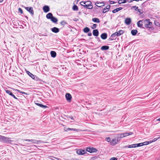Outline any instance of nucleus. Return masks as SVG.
I'll return each mask as SVG.
<instances>
[{
	"label": "nucleus",
	"instance_id": "nucleus-1",
	"mask_svg": "<svg viewBox=\"0 0 160 160\" xmlns=\"http://www.w3.org/2000/svg\"><path fill=\"white\" fill-rule=\"evenodd\" d=\"M47 18L48 19H50L53 23H56L58 21V19L53 17L52 14L51 13H49L46 16Z\"/></svg>",
	"mask_w": 160,
	"mask_h": 160
},
{
	"label": "nucleus",
	"instance_id": "nucleus-2",
	"mask_svg": "<svg viewBox=\"0 0 160 160\" xmlns=\"http://www.w3.org/2000/svg\"><path fill=\"white\" fill-rule=\"evenodd\" d=\"M0 141L5 143H11L13 141L10 140L9 138L0 135Z\"/></svg>",
	"mask_w": 160,
	"mask_h": 160
},
{
	"label": "nucleus",
	"instance_id": "nucleus-3",
	"mask_svg": "<svg viewBox=\"0 0 160 160\" xmlns=\"http://www.w3.org/2000/svg\"><path fill=\"white\" fill-rule=\"evenodd\" d=\"M143 24L145 28H151L152 25V23L150 22L149 19H147L144 20Z\"/></svg>",
	"mask_w": 160,
	"mask_h": 160
},
{
	"label": "nucleus",
	"instance_id": "nucleus-4",
	"mask_svg": "<svg viewBox=\"0 0 160 160\" xmlns=\"http://www.w3.org/2000/svg\"><path fill=\"white\" fill-rule=\"evenodd\" d=\"M86 150L90 153L96 152L97 150L93 148L88 147L87 148Z\"/></svg>",
	"mask_w": 160,
	"mask_h": 160
},
{
	"label": "nucleus",
	"instance_id": "nucleus-5",
	"mask_svg": "<svg viewBox=\"0 0 160 160\" xmlns=\"http://www.w3.org/2000/svg\"><path fill=\"white\" fill-rule=\"evenodd\" d=\"M76 152L77 154L79 155H83L87 153L86 151L85 150H82L81 149L77 150Z\"/></svg>",
	"mask_w": 160,
	"mask_h": 160
},
{
	"label": "nucleus",
	"instance_id": "nucleus-6",
	"mask_svg": "<svg viewBox=\"0 0 160 160\" xmlns=\"http://www.w3.org/2000/svg\"><path fill=\"white\" fill-rule=\"evenodd\" d=\"M25 8L29 13H30L32 15L34 14V11L33 8L32 7H24Z\"/></svg>",
	"mask_w": 160,
	"mask_h": 160
},
{
	"label": "nucleus",
	"instance_id": "nucleus-7",
	"mask_svg": "<svg viewBox=\"0 0 160 160\" xmlns=\"http://www.w3.org/2000/svg\"><path fill=\"white\" fill-rule=\"evenodd\" d=\"M143 20H140L137 23V25L138 27L144 28L143 27Z\"/></svg>",
	"mask_w": 160,
	"mask_h": 160
},
{
	"label": "nucleus",
	"instance_id": "nucleus-8",
	"mask_svg": "<svg viewBox=\"0 0 160 160\" xmlns=\"http://www.w3.org/2000/svg\"><path fill=\"white\" fill-rule=\"evenodd\" d=\"M43 10L44 12L47 13L49 11V7L48 6L45 5L43 8Z\"/></svg>",
	"mask_w": 160,
	"mask_h": 160
},
{
	"label": "nucleus",
	"instance_id": "nucleus-9",
	"mask_svg": "<svg viewBox=\"0 0 160 160\" xmlns=\"http://www.w3.org/2000/svg\"><path fill=\"white\" fill-rule=\"evenodd\" d=\"M95 5L98 7H101L104 6L105 3L104 2H96Z\"/></svg>",
	"mask_w": 160,
	"mask_h": 160
},
{
	"label": "nucleus",
	"instance_id": "nucleus-10",
	"mask_svg": "<svg viewBox=\"0 0 160 160\" xmlns=\"http://www.w3.org/2000/svg\"><path fill=\"white\" fill-rule=\"evenodd\" d=\"M31 142H32V143H34V144H39L40 143L42 142V141L41 140H34V139H31Z\"/></svg>",
	"mask_w": 160,
	"mask_h": 160
},
{
	"label": "nucleus",
	"instance_id": "nucleus-11",
	"mask_svg": "<svg viewBox=\"0 0 160 160\" xmlns=\"http://www.w3.org/2000/svg\"><path fill=\"white\" fill-rule=\"evenodd\" d=\"M65 97L67 100L68 101H71L72 98L71 95L69 93H67L66 94Z\"/></svg>",
	"mask_w": 160,
	"mask_h": 160
},
{
	"label": "nucleus",
	"instance_id": "nucleus-12",
	"mask_svg": "<svg viewBox=\"0 0 160 160\" xmlns=\"http://www.w3.org/2000/svg\"><path fill=\"white\" fill-rule=\"evenodd\" d=\"M133 134L132 132H125L124 133H122V135H123V136H122V138L126 137L127 136L131 135Z\"/></svg>",
	"mask_w": 160,
	"mask_h": 160
},
{
	"label": "nucleus",
	"instance_id": "nucleus-13",
	"mask_svg": "<svg viewBox=\"0 0 160 160\" xmlns=\"http://www.w3.org/2000/svg\"><path fill=\"white\" fill-rule=\"evenodd\" d=\"M101 38L103 39H105L107 38V34L106 33H104L101 35Z\"/></svg>",
	"mask_w": 160,
	"mask_h": 160
},
{
	"label": "nucleus",
	"instance_id": "nucleus-14",
	"mask_svg": "<svg viewBox=\"0 0 160 160\" xmlns=\"http://www.w3.org/2000/svg\"><path fill=\"white\" fill-rule=\"evenodd\" d=\"M125 22L127 25H129L131 22V19L129 18H127L125 19Z\"/></svg>",
	"mask_w": 160,
	"mask_h": 160
},
{
	"label": "nucleus",
	"instance_id": "nucleus-15",
	"mask_svg": "<svg viewBox=\"0 0 160 160\" xmlns=\"http://www.w3.org/2000/svg\"><path fill=\"white\" fill-rule=\"evenodd\" d=\"M51 30L52 32L56 33L58 32L59 31V29L56 27H54L52 28Z\"/></svg>",
	"mask_w": 160,
	"mask_h": 160
},
{
	"label": "nucleus",
	"instance_id": "nucleus-16",
	"mask_svg": "<svg viewBox=\"0 0 160 160\" xmlns=\"http://www.w3.org/2000/svg\"><path fill=\"white\" fill-rule=\"evenodd\" d=\"M92 33L94 36H98L99 34V32L97 29H95L93 30Z\"/></svg>",
	"mask_w": 160,
	"mask_h": 160
},
{
	"label": "nucleus",
	"instance_id": "nucleus-17",
	"mask_svg": "<svg viewBox=\"0 0 160 160\" xmlns=\"http://www.w3.org/2000/svg\"><path fill=\"white\" fill-rule=\"evenodd\" d=\"M118 142V140H116V139H113L111 141L110 143L112 145H114L116 144Z\"/></svg>",
	"mask_w": 160,
	"mask_h": 160
},
{
	"label": "nucleus",
	"instance_id": "nucleus-18",
	"mask_svg": "<svg viewBox=\"0 0 160 160\" xmlns=\"http://www.w3.org/2000/svg\"><path fill=\"white\" fill-rule=\"evenodd\" d=\"M122 8H122V7H119L118 8H117L114 9V10H113L112 11V12L113 13H116V12H118V11L122 10Z\"/></svg>",
	"mask_w": 160,
	"mask_h": 160
},
{
	"label": "nucleus",
	"instance_id": "nucleus-19",
	"mask_svg": "<svg viewBox=\"0 0 160 160\" xmlns=\"http://www.w3.org/2000/svg\"><path fill=\"white\" fill-rule=\"evenodd\" d=\"M116 36H117V34H116V32L113 33L112 34L111 36L110 39L111 40H114L116 38Z\"/></svg>",
	"mask_w": 160,
	"mask_h": 160
},
{
	"label": "nucleus",
	"instance_id": "nucleus-20",
	"mask_svg": "<svg viewBox=\"0 0 160 160\" xmlns=\"http://www.w3.org/2000/svg\"><path fill=\"white\" fill-rule=\"evenodd\" d=\"M109 47L108 46H103L101 48V49L102 50H106L108 49Z\"/></svg>",
	"mask_w": 160,
	"mask_h": 160
},
{
	"label": "nucleus",
	"instance_id": "nucleus-21",
	"mask_svg": "<svg viewBox=\"0 0 160 160\" xmlns=\"http://www.w3.org/2000/svg\"><path fill=\"white\" fill-rule=\"evenodd\" d=\"M36 105L39 106L40 107L42 108H46L47 107V106L46 105H44L41 104H40L38 103H35Z\"/></svg>",
	"mask_w": 160,
	"mask_h": 160
},
{
	"label": "nucleus",
	"instance_id": "nucleus-22",
	"mask_svg": "<svg viewBox=\"0 0 160 160\" xmlns=\"http://www.w3.org/2000/svg\"><path fill=\"white\" fill-rule=\"evenodd\" d=\"M93 7L92 5H88V4H85V5H84V8L89 9H91Z\"/></svg>",
	"mask_w": 160,
	"mask_h": 160
},
{
	"label": "nucleus",
	"instance_id": "nucleus-23",
	"mask_svg": "<svg viewBox=\"0 0 160 160\" xmlns=\"http://www.w3.org/2000/svg\"><path fill=\"white\" fill-rule=\"evenodd\" d=\"M51 56L52 58H55L56 56V53L54 51H51L50 52Z\"/></svg>",
	"mask_w": 160,
	"mask_h": 160
},
{
	"label": "nucleus",
	"instance_id": "nucleus-24",
	"mask_svg": "<svg viewBox=\"0 0 160 160\" xmlns=\"http://www.w3.org/2000/svg\"><path fill=\"white\" fill-rule=\"evenodd\" d=\"M117 36H119L122 34L124 33V31L122 30H120L118 32H116Z\"/></svg>",
	"mask_w": 160,
	"mask_h": 160
},
{
	"label": "nucleus",
	"instance_id": "nucleus-25",
	"mask_svg": "<svg viewBox=\"0 0 160 160\" xmlns=\"http://www.w3.org/2000/svg\"><path fill=\"white\" fill-rule=\"evenodd\" d=\"M92 21L95 22L99 23L100 22V21L98 18H94L92 19Z\"/></svg>",
	"mask_w": 160,
	"mask_h": 160
},
{
	"label": "nucleus",
	"instance_id": "nucleus-26",
	"mask_svg": "<svg viewBox=\"0 0 160 160\" xmlns=\"http://www.w3.org/2000/svg\"><path fill=\"white\" fill-rule=\"evenodd\" d=\"M136 145L135 144H133L132 145H129L128 146H126L125 148H136Z\"/></svg>",
	"mask_w": 160,
	"mask_h": 160
},
{
	"label": "nucleus",
	"instance_id": "nucleus-27",
	"mask_svg": "<svg viewBox=\"0 0 160 160\" xmlns=\"http://www.w3.org/2000/svg\"><path fill=\"white\" fill-rule=\"evenodd\" d=\"M137 30H133L131 31V34L133 36L136 35L137 33Z\"/></svg>",
	"mask_w": 160,
	"mask_h": 160
},
{
	"label": "nucleus",
	"instance_id": "nucleus-28",
	"mask_svg": "<svg viewBox=\"0 0 160 160\" xmlns=\"http://www.w3.org/2000/svg\"><path fill=\"white\" fill-rule=\"evenodd\" d=\"M90 29L88 27L85 28L83 29V32L85 33H87L90 31Z\"/></svg>",
	"mask_w": 160,
	"mask_h": 160
},
{
	"label": "nucleus",
	"instance_id": "nucleus-29",
	"mask_svg": "<svg viewBox=\"0 0 160 160\" xmlns=\"http://www.w3.org/2000/svg\"><path fill=\"white\" fill-rule=\"evenodd\" d=\"M127 2L126 0H119L118 1V3L119 4L124 3Z\"/></svg>",
	"mask_w": 160,
	"mask_h": 160
},
{
	"label": "nucleus",
	"instance_id": "nucleus-30",
	"mask_svg": "<svg viewBox=\"0 0 160 160\" xmlns=\"http://www.w3.org/2000/svg\"><path fill=\"white\" fill-rule=\"evenodd\" d=\"M28 75L30 77H31L32 79H34V78H35L33 74H32V73L30 72H29L28 71Z\"/></svg>",
	"mask_w": 160,
	"mask_h": 160
},
{
	"label": "nucleus",
	"instance_id": "nucleus-31",
	"mask_svg": "<svg viewBox=\"0 0 160 160\" xmlns=\"http://www.w3.org/2000/svg\"><path fill=\"white\" fill-rule=\"evenodd\" d=\"M72 9L73 10L77 11L78 10V8L77 5H74Z\"/></svg>",
	"mask_w": 160,
	"mask_h": 160
},
{
	"label": "nucleus",
	"instance_id": "nucleus-32",
	"mask_svg": "<svg viewBox=\"0 0 160 160\" xmlns=\"http://www.w3.org/2000/svg\"><path fill=\"white\" fill-rule=\"evenodd\" d=\"M5 91H6V92L10 95V96L12 94V93L9 90H5Z\"/></svg>",
	"mask_w": 160,
	"mask_h": 160
},
{
	"label": "nucleus",
	"instance_id": "nucleus-33",
	"mask_svg": "<svg viewBox=\"0 0 160 160\" xmlns=\"http://www.w3.org/2000/svg\"><path fill=\"white\" fill-rule=\"evenodd\" d=\"M15 91H17L18 92L21 93L22 94H26V95L27 94L26 93V92H23L21 91H20V90H19L18 89H15Z\"/></svg>",
	"mask_w": 160,
	"mask_h": 160
},
{
	"label": "nucleus",
	"instance_id": "nucleus-34",
	"mask_svg": "<svg viewBox=\"0 0 160 160\" xmlns=\"http://www.w3.org/2000/svg\"><path fill=\"white\" fill-rule=\"evenodd\" d=\"M60 24L64 26L67 24V22L64 21H62L60 22Z\"/></svg>",
	"mask_w": 160,
	"mask_h": 160
},
{
	"label": "nucleus",
	"instance_id": "nucleus-35",
	"mask_svg": "<svg viewBox=\"0 0 160 160\" xmlns=\"http://www.w3.org/2000/svg\"><path fill=\"white\" fill-rule=\"evenodd\" d=\"M80 4L82 6L84 7V5L86 4V2H85L82 1L80 2Z\"/></svg>",
	"mask_w": 160,
	"mask_h": 160
},
{
	"label": "nucleus",
	"instance_id": "nucleus-36",
	"mask_svg": "<svg viewBox=\"0 0 160 160\" xmlns=\"http://www.w3.org/2000/svg\"><path fill=\"white\" fill-rule=\"evenodd\" d=\"M135 144L136 145V147L142 146V143Z\"/></svg>",
	"mask_w": 160,
	"mask_h": 160
},
{
	"label": "nucleus",
	"instance_id": "nucleus-37",
	"mask_svg": "<svg viewBox=\"0 0 160 160\" xmlns=\"http://www.w3.org/2000/svg\"><path fill=\"white\" fill-rule=\"evenodd\" d=\"M137 13L138 14L140 15L142 13V12H141V9H138L137 10Z\"/></svg>",
	"mask_w": 160,
	"mask_h": 160
},
{
	"label": "nucleus",
	"instance_id": "nucleus-38",
	"mask_svg": "<svg viewBox=\"0 0 160 160\" xmlns=\"http://www.w3.org/2000/svg\"><path fill=\"white\" fill-rule=\"evenodd\" d=\"M18 11L21 14H22L23 13V11H22V9L21 8H18Z\"/></svg>",
	"mask_w": 160,
	"mask_h": 160
},
{
	"label": "nucleus",
	"instance_id": "nucleus-39",
	"mask_svg": "<svg viewBox=\"0 0 160 160\" xmlns=\"http://www.w3.org/2000/svg\"><path fill=\"white\" fill-rule=\"evenodd\" d=\"M86 2V4H88V5H92V2L90 1H86V2Z\"/></svg>",
	"mask_w": 160,
	"mask_h": 160
},
{
	"label": "nucleus",
	"instance_id": "nucleus-40",
	"mask_svg": "<svg viewBox=\"0 0 160 160\" xmlns=\"http://www.w3.org/2000/svg\"><path fill=\"white\" fill-rule=\"evenodd\" d=\"M142 146L145 145H147L148 144V141H146L143 142H142Z\"/></svg>",
	"mask_w": 160,
	"mask_h": 160
},
{
	"label": "nucleus",
	"instance_id": "nucleus-41",
	"mask_svg": "<svg viewBox=\"0 0 160 160\" xmlns=\"http://www.w3.org/2000/svg\"><path fill=\"white\" fill-rule=\"evenodd\" d=\"M110 8V5L106 6V8L107 9V11H109Z\"/></svg>",
	"mask_w": 160,
	"mask_h": 160
},
{
	"label": "nucleus",
	"instance_id": "nucleus-42",
	"mask_svg": "<svg viewBox=\"0 0 160 160\" xmlns=\"http://www.w3.org/2000/svg\"><path fill=\"white\" fill-rule=\"evenodd\" d=\"M132 8H134V9L136 11H137V9H138V7H137L136 6H133L132 7Z\"/></svg>",
	"mask_w": 160,
	"mask_h": 160
},
{
	"label": "nucleus",
	"instance_id": "nucleus-43",
	"mask_svg": "<svg viewBox=\"0 0 160 160\" xmlns=\"http://www.w3.org/2000/svg\"><path fill=\"white\" fill-rule=\"evenodd\" d=\"M160 138V136L156 138H154L153 140H152V141L153 142H154L156 141V140H157L158 139H159Z\"/></svg>",
	"mask_w": 160,
	"mask_h": 160
},
{
	"label": "nucleus",
	"instance_id": "nucleus-44",
	"mask_svg": "<svg viewBox=\"0 0 160 160\" xmlns=\"http://www.w3.org/2000/svg\"><path fill=\"white\" fill-rule=\"evenodd\" d=\"M106 140L108 142H109L111 141V138L109 137L106 138Z\"/></svg>",
	"mask_w": 160,
	"mask_h": 160
},
{
	"label": "nucleus",
	"instance_id": "nucleus-45",
	"mask_svg": "<svg viewBox=\"0 0 160 160\" xmlns=\"http://www.w3.org/2000/svg\"><path fill=\"white\" fill-rule=\"evenodd\" d=\"M97 26V25L96 24H93V25H92V29H95V28H96Z\"/></svg>",
	"mask_w": 160,
	"mask_h": 160
},
{
	"label": "nucleus",
	"instance_id": "nucleus-46",
	"mask_svg": "<svg viewBox=\"0 0 160 160\" xmlns=\"http://www.w3.org/2000/svg\"><path fill=\"white\" fill-rule=\"evenodd\" d=\"M107 10V9L106 8H104L103 9V13H106L108 11H107V10Z\"/></svg>",
	"mask_w": 160,
	"mask_h": 160
},
{
	"label": "nucleus",
	"instance_id": "nucleus-47",
	"mask_svg": "<svg viewBox=\"0 0 160 160\" xmlns=\"http://www.w3.org/2000/svg\"><path fill=\"white\" fill-rule=\"evenodd\" d=\"M64 130L66 132H67L68 131L71 130V128H67L66 129L65 128Z\"/></svg>",
	"mask_w": 160,
	"mask_h": 160
},
{
	"label": "nucleus",
	"instance_id": "nucleus-48",
	"mask_svg": "<svg viewBox=\"0 0 160 160\" xmlns=\"http://www.w3.org/2000/svg\"><path fill=\"white\" fill-rule=\"evenodd\" d=\"M117 158L115 157H113L111 158L109 160H117Z\"/></svg>",
	"mask_w": 160,
	"mask_h": 160
},
{
	"label": "nucleus",
	"instance_id": "nucleus-49",
	"mask_svg": "<svg viewBox=\"0 0 160 160\" xmlns=\"http://www.w3.org/2000/svg\"><path fill=\"white\" fill-rule=\"evenodd\" d=\"M109 2H110V4H112L116 3L115 2L113 1H109Z\"/></svg>",
	"mask_w": 160,
	"mask_h": 160
},
{
	"label": "nucleus",
	"instance_id": "nucleus-50",
	"mask_svg": "<svg viewBox=\"0 0 160 160\" xmlns=\"http://www.w3.org/2000/svg\"><path fill=\"white\" fill-rule=\"evenodd\" d=\"M11 96L13 98H14L15 99H18L15 96V95L12 94V95H11Z\"/></svg>",
	"mask_w": 160,
	"mask_h": 160
},
{
	"label": "nucleus",
	"instance_id": "nucleus-51",
	"mask_svg": "<svg viewBox=\"0 0 160 160\" xmlns=\"http://www.w3.org/2000/svg\"><path fill=\"white\" fill-rule=\"evenodd\" d=\"M148 144L149 143H152L153 142V141H152V140H150L149 141H148Z\"/></svg>",
	"mask_w": 160,
	"mask_h": 160
},
{
	"label": "nucleus",
	"instance_id": "nucleus-52",
	"mask_svg": "<svg viewBox=\"0 0 160 160\" xmlns=\"http://www.w3.org/2000/svg\"><path fill=\"white\" fill-rule=\"evenodd\" d=\"M132 0H126L127 1V2H131L132 1Z\"/></svg>",
	"mask_w": 160,
	"mask_h": 160
},
{
	"label": "nucleus",
	"instance_id": "nucleus-53",
	"mask_svg": "<svg viewBox=\"0 0 160 160\" xmlns=\"http://www.w3.org/2000/svg\"><path fill=\"white\" fill-rule=\"evenodd\" d=\"M92 35V33L91 32H89L88 34V35L89 36H91Z\"/></svg>",
	"mask_w": 160,
	"mask_h": 160
},
{
	"label": "nucleus",
	"instance_id": "nucleus-54",
	"mask_svg": "<svg viewBox=\"0 0 160 160\" xmlns=\"http://www.w3.org/2000/svg\"><path fill=\"white\" fill-rule=\"evenodd\" d=\"M24 140L25 141H28L29 142H31V139H25Z\"/></svg>",
	"mask_w": 160,
	"mask_h": 160
},
{
	"label": "nucleus",
	"instance_id": "nucleus-55",
	"mask_svg": "<svg viewBox=\"0 0 160 160\" xmlns=\"http://www.w3.org/2000/svg\"><path fill=\"white\" fill-rule=\"evenodd\" d=\"M69 118H70L72 119L73 120V117L72 116H71L69 117Z\"/></svg>",
	"mask_w": 160,
	"mask_h": 160
},
{
	"label": "nucleus",
	"instance_id": "nucleus-56",
	"mask_svg": "<svg viewBox=\"0 0 160 160\" xmlns=\"http://www.w3.org/2000/svg\"><path fill=\"white\" fill-rule=\"evenodd\" d=\"M71 130H74V131H76L77 130V129L74 128H71Z\"/></svg>",
	"mask_w": 160,
	"mask_h": 160
},
{
	"label": "nucleus",
	"instance_id": "nucleus-57",
	"mask_svg": "<svg viewBox=\"0 0 160 160\" xmlns=\"http://www.w3.org/2000/svg\"><path fill=\"white\" fill-rule=\"evenodd\" d=\"M155 25L157 26H158V25H159V24L158 23V22H157V23H155Z\"/></svg>",
	"mask_w": 160,
	"mask_h": 160
},
{
	"label": "nucleus",
	"instance_id": "nucleus-58",
	"mask_svg": "<svg viewBox=\"0 0 160 160\" xmlns=\"http://www.w3.org/2000/svg\"><path fill=\"white\" fill-rule=\"evenodd\" d=\"M55 158L56 159H57V160H61L60 158Z\"/></svg>",
	"mask_w": 160,
	"mask_h": 160
},
{
	"label": "nucleus",
	"instance_id": "nucleus-59",
	"mask_svg": "<svg viewBox=\"0 0 160 160\" xmlns=\"http://www.w3.org/2000/svg\"><path fill=\"white\" fill-rule=\"evenodd\" d=\"M3 1V0H0V2H2Z\"/></svg>",
	"mask_w": 160,
	"mask_h": 160
},
{
	"label": "nucleus",
	"instance_id": "nucleus-60",
	"mask_svg": "<svg viewBox=\"0 0 160 160\" xmlns=\"http://www.w3.org/2000/svg\"><path fill=\"white\" fill-rule=\"evenodd\" d=\"M71 160H77V159H74V158H72Z\"/></svg>",
	"mask_w": 160,
	"mask_h": 160
},
{
	"label": "nucleus",
	"instance_id": "nucleus-61",
	"mask_svg": "<svg viewBox=\"0 0 160 160\" xmlns=\"http://www.w3.org/2000/svg\"><path fill=\"white\" fill-rule=\"evenodd\" d=\"M120 136H121L120 137H121V138H122V136H123V135H122V133H121V134H120Z\"/></svg>",
	"mask_w": 160,
	"mask_h": 160
},
{
	"label": "nucleus",
	"instance_id": "nucleus-62",
	"mask_svg": "<svg viewBox=\"0 0 160 160\" xmlns=\"http://www.w3.org/2000/svg\"><path fill=\"white\" fill-rule=\"evenodd\" d=\"M157 120L160 121V118H159L158 119H157Z\"/></svg>",
	"mask_w": 160,
	"mask_h": 160
},
{
	"label": "nucleus",
	"instance_id": "nucleus-63",
	"mask_svg": "<svg viewBox=\"0 0 160 160\" xmlns=\"http://www.w3.org/2000/svg\"><path fill=\"white\" fill-rule=\"evenodd\" d=\"M43 35V36H46V35Z\"/></svg>",
	"mask_w": 160,
	"mask_h": 160
},
{
	"label": "nucleus",
	"instance_id": "nucleus-64",
	"mask_svg": "<svg viewBox=\"0 0 160 160\" xmlns=\"http://www.w3.org/2000/svg\"><path fill=\"white\" fill-rule=\"evenodd\" d=\"M65 160H68V159H65Z\"/></svg>",
	"mask_w": 160,
	"mask_h": 160
}]
</instances>
